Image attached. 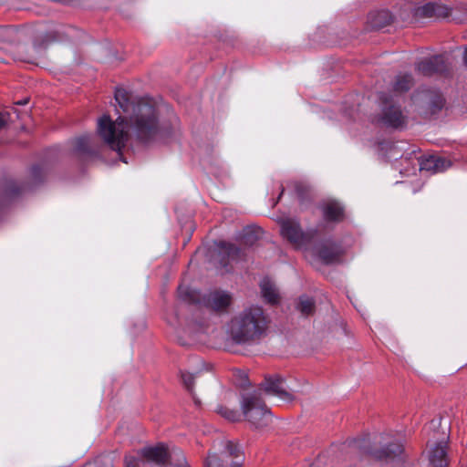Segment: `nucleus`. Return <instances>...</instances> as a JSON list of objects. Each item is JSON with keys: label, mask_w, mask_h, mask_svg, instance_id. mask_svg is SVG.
<instances>
[{"label": "nucleus", "mask_w": 467, "mask_h": 467, "mask_svg": "<svg viewBox=\"0 0 467 467\" xmlns=\"http://www.w3.org/2000/svg\"><path fill=\"white\" fill-rule=\"evenodd\" d=\"M31 173L32 175L34 176L35 179H37L38 176L40 175L41 173V169L39 166H34L32 167V170H31Z\"/></svg>", "instance_id": "obj_33"}, {"label": "nucleus", "mask_w": 467, "mask_h": 467, "mask_svg": "<svg viewBox=\"0 0 467 467\" xmlns=\"http://www.w3.org/2000/svg\"><path fill=\"white\" fill-rule=\"evenodd\" d=\"M369 19L373 27L380 28L389 23L391 16L388 11L381 10L375 14H370Z\"/></svg>", "instance_id": "obj_21"}, {"label": "nucleus", "mask_w": 467, "mask_h": 467, "mask_svg": "<svg viewBox=\"0 0 467 467\" xmlns=\"http://www.w3.org/2000/svg\"><path fill=\"white\" fill-rule=\"evenodd\" d=\"M463 62H464V65L467 67V47L463 53Z\"/></svg>", "instance_id": "obj_35"}, {"label": "nucleus", "mask_w": 467, "mask_h": 467, "mask_svg": "<svg viewBox=\"0 0 467 467\" xmlns=\"http://www.w3.org/2000/svg\"><path fill=\"white\" fill-rule=\"evenodd\" d=\"M408 119V115L401 109L400 106L386 104L382 108L381 114L377 121L386 128L402 130L407 127Z\"/></svg>", "instance_id": "obj_8"}, {"label": "nucleus", "mask_w": 467, "mask_h": 467, "mask_svg": "<svg viewBox=\"0 0 467 467\" xmlns=\"http://www.w3.org/2000/svg\"><path fill=\"white\" fill-rule=\"evenodd\" d=\"M262 296L265 300L272 305L277 304L279 300L278 292L273 284V282L268 278H264L260 283Z\"/></svg>", "instance_id": "obj_18"}, {"label": "nucleus", "mask_w": 467, "mask_h": 467, "mask_svg": "<svg viewBox=\"0 0 467 467\" xmlns=\"http://www.w3.org/2000/svg\"><path fill=\"white\" fill-rule=\"evenodd\" d=\"M125 464L126 467H139L138 460L134 456H126Z\"/></svg>", "instance_id": "obj_30"}, {"label": "nucleus", "mask_w": 467, "mask_h": 467, "mask_svg": "<svg viewBox=\"0 0 467 467\" xmlns=\"http://www.w3.org/2000/svg\"><path fill=\"white\" fill-rule=\"evenodd\" d=\"M232 302L233 296L231 293L223 290L210 291L201 299V303L205 307L216 312L227 311Z\"/></svg>", "instance_id": "obj_10"}, {"label": "nucleus", "mask_w": 467, "mask_h": 467, "mask_svg": "<svg viewBox=\"0 0 467 467\" xmlns=\"http://www.w3.org/2000/svg\"><path fill=\"white\" fill-rule=\"evenodd\" d=\"M115 100L127 114L119 116L113 121L109 115H103L98 119V134L104 142L113 150L120 153L129 140L130 130L135 138L142 142L149 143L163 139L170 131L160 123L159 113L155 103L150 99H138L131 100L130 94L124 88L115 90Z\"/></svg>", "instance_id": "obj_1"}, {"label": "nucleus", "mask_w": 467, "mask_h": 467, "mask_svg": "<svg viewBox=\"0 0 467 467\" xmlns=\"http://www.w3.org/2000/svg\"><path fill=\"white\" fill-rule=\"evenodd\" d=\"M321 211L323 218L328 223H339L345 217V210L340 202L329 200L322 203Z\"/></svg>", "instance_id": "obj_12"}, {"label": "nucleus", "mask_w": 467, "mask_h": 467, "mask_svg": "<svg viewBox=\"0 0 467 467\" xmlns=\"http://www.w3.org/2000/svg\"><path fill=\"white\" fill-rule=\"evenodd\" d=\"M23 190H24L23 187L18 186L16 183L13 182L6 189V194L9 197H14L15 195H16L18 192H20Z\"/></svg>", "instance_id": "obj_29"}, {"label": "nucleus", "mask_w": 467, "mask_h": 467, "mask_svg": "<svg viewBox=\"0 0 467 467\" xmlns=\"http://www.w3.org/2000/svg\"><path fill=\"white\" fill-rule=\"evenodd\" d=\"M178 294L179 296L185 301L195 302L198 299L197 293L195 291L182 285L179 286Z\"/></svg>", "instance_id": "obj_25"}, {"label": "nucleus", "mask_w": 467, "mask_h": 467, "mask_svg": "<svg viewBox=\"0 0 467 467\" xmlns=\"http://www.w3.org/2000/svg\"><path fill=\"white\" fill-rule=\"evenodd\" d=\"M448 69L443 56L438 55L420 61L416 65V70L424 76H432L438 73H443Z\"/></svg>", "instance_id": "obj_11"}, {"label": "nucleus", "mask_w": 467, "mask_h": 467, "mask_svg": "<svg viewBox=\"0 0 467 467\" xmlns=\"http://www.w3.org/2000/svg\"><path fill=\"white\" fill-rule=\"evenodd\" d=\"M243 461L239 446L233 441H226L223 456L209 452L203 462V467H242Z\"/></svg>", "instance_id": "obj_6"}, {"label": "nucleus", "mask_w": 467, "mask_h": 467, "mask_svg": "<svg viewBox=\"0 0 467 467\" xmlns=\"http://www.w3.org/2000/svg\"><path fill=\"white\" fill-rule=\"evenodd\" d=\"M280 228L282 236L296 249L308 245L317 233V231L304 232L299 222L293 218L282 220Z\"/></svg>", "instance_id": "obj_7"}, {"label": "nucleus", "mask_w": 467, "mask_h": 467, "mask_svg": "<svg viewBox=\"0 0 467 467\" xmlns=\"http://www.w3.org/2000/svg\"><path fill=\"white\" fill-rule=\"evenodd\" d=\"M451 8L446 5L431 2L419 7L418 14L427 18H446L451 15Z\"/></svg>", "instance_id": "obj_13"}, {"label": "nucleus", "mask_w": 467, "mask_h": 467, "mask_svg": "<svg viewBox=\"0 0 467 467\" xmlns=\"http://www.w3.org/2000/svg\"><path fill=\"white\" fill-rule=\"evenodd\" d=\"M58 40L57 33V32H49L46 36L45 43L48 44L50 42H54Z\"/></svg>", "instance_id": "obj_31"}, {"label": "nucleus", "mask_w": 467, "mask_h": 467, "mask_svg": "<svg viewBox=\"0 0 467 467\" xmlns=\"http://www.w3.org/2000/svg\"><path fill=\"white\" fill-rule=\"evenodd\" d=\"M242 410L245 419L256 429L266 427L272 421L271 411L256 395L244 397Z\"/></svg>", "instance_id": "obj_4"}, {"label": "nucleus", "mask_w": 467, "mask_h": 467, "mask_svg": "<svg viewBox=\"0 0 467 467\" xmlns=\"http://www.w3.org/2000/svg\"><path fill=\"white\" fill-rule=\"evenodd\" d=\"M283 193H284V189L281 191V193H279L278 198H281Z\"/></svg>", "instance_id": "obj_37"}, {"label": "nucleus", "mask_w": 467, "mask_h": 467, "mask_svg": "<svg viewBox=\"0 0 467 467\" xmlns=\"http://www.w3.org/2000/svg\"><path fill=\"white\" fill-rule=\"evenodd\" d=\"M283 193H284V189L281 191V193H279L278 198H281Z\"/></svg>", "instance_id": "obj_36"}, {"label": "nucleus", "mask_w": 467, "mask_h": 467, "mask_svg": "<svg viewBox=\"0 0 467 467\" xmlns=\"http://www.w3.org/2000/svg\"><path fill=\"white\" fill-rule=\"evenodd\" d=\"M91 137L88 135H84L75 140V151L77 153H88L93 154L91 151Z\"/></svg>", "instance_id": "obj_22"}, {"label": "nucleus", "mask_w": 467, "mask_h": 467, "mask_svg": "<svg viewBox=\"0 0 467 467\" xmlns=\"http://www.w3.org/2000/svg\"><path fill=\"white\" fill-rule=\"evenodd\" d=\"M218 247L232 260L239 258L241 254V250L237 246L227 242H220Z\"/></svg>", "instance_id": "obj_23"}, {"label": "nucleus", "mask_w": 467, "mask_h": 467, "mask_svg": "<svg viewBox=\"0 0 467 467\" xmlns=\"http://www.w3.org/2000/svg\"><path fill=\"white\" fill-rule=\"evenodd\" d=\"M342 254L341 248L335 244H326L318 248V257L325 264L337 263Z\"/></svg>", "instance_id": "obj_17"}, {"label": "nucleus", "mask_w": 467, "mask_h": 467, "mask_svg": "<svg viewBox=\"0 0 467 467\" xmlns=\"http://www.w3.org/2000/svg\"><path fill=\"white\" fill-rule=\"evenodd\" d=\"M15 30L11 27L0 26V41H10Z\"/></svg>", "instance_id": "obj_26"}, {"label": "nucleus", "mask_w": 467, "mask_h": 467, "mask_svg": "<svg viewBox=\"0 0 467 467\" xmlns=\"http://www.w3.org/2000/svg\"><path fill=\"white\" fill-rule=\"evenodd\" d=\"M182 379L183 381L184 386L190 391H192L194 382V376L189 372L182 373Z\"/></svg>", "instance_id": "obj_28"}, {"label": "nucleus", "mask_w": 467, "mask_h": 467, "mask_svg": "<svg viewBox=\"0 0 467 467\" xmlns=\"http://www.w3.org/2000/svg\"><path fill=\"white\" fill-rule=\"evenodd\" d=\"M261 386L266 394L276 396L284 401H292L295 399L292 390L279 375L266 377Z\"/></svg>", "instance_id": "obj_9"}, {"label": "nucleus", "mask_w": 467, "mask_h": 467, "mask_svg": "<svg viewBox=\"0 0 467 467\" xmlns=\"http://www.w3.org/2000/svg\"><path fill=\"white\" fill-rule=\"evenodd\" d=\"M140 455L149 462H152L158 465L165 464L169 457L171 456L164 444L143 448L140 451Z\"/></svg>", "instance_id": "obj_14"}, {"label": "nucleus", "mask_w": 467, "mask_h": 467, "mask_svg": "<svg viewBox=\"0 0 467 467\" xmlns=\"http://www.w3.org/2000/svg\"><path fill=\"white\" fill-rule=\"evenodd\" d=\"M216 411L222 417L225 418L226 420H228L230 421H236L240 418V414L238 413V411L230 410L223 406H219L217 408Z\"/></svg>", "instance_id": "obj_24"}, {"label": "nucleus", "mask_w": 467, "mask_h": 467, "mask_svg": "<svg viewBox=\"0 0 467 467\" xmlns=\"http://www.w3.org/2000/svg\"><path fill=\"white\" fill-rule=\"evenodd\" d=\"M412 103L420 113L432 115L444 107L445 99L436 88H421L413 93Z\"/></svg>", "instance_id": "obj_5"}, {"label": "nucleus", "mask_w": 467, "mask_h": 467, "mask_svg": "<svg viewBox=\"0 0 467 467\" xmlns=\"http://www.w3.org/2000/svg\"><path fill=\"white\" fill-rule=\"evenodd\" d=\"M295 189H296L298 198L301 200H304L308 195V192H309L308 187L304 185L301 182H296Z\"/></svg>", "instance_id": "obj_27"}, {"label": "nucleus", "mask_w": 467, "mask_h": 467, "mask_svg": "<svg viewBox=\"0 0 467 467\" xmlns=\"http://www.w3.org/2000/svg\"><path fill=\"white\" fill-rule=\"evenodd\" d=\"M5 124V119L4 116L0 113V129L2 127H4Z\"/></svg>", "instance_id": "obj_34"}, {"label": "nucleus", "mask_w": 467, "mask_h": 467, "mask_svg": "<svg viewBox=\"0 0 467 467\" xmlns=\"http://www.w3.org/2000/svg\"><path fill=\"white\" fill-rule=\"evenodd\" d=\"M380 439L385 441V444L380 450L373 449L370 446L368 437L353 439L348 442V446L379 461L393 460L403 452L404 448L400 441L389 442L383 436Z\"/></svg>", "instance_id": "obj_3"}, {"label": "nucleus", "mask_w": 467, "mask_h": 467, "mask_svg": "<svg viewBox=\"0 0 467 467\" xmlns=\"http://www.w3.org/2000/svg\"><path fill=\"white\" fill-rule=\"evenodd\" d=\"M268 317L263 308L251 306L235 315L229 322L227 335L237 345H250L260 340L268 328Z\"/></svg>", "instance_id": "obj_2"}, {"label": "nucleus", "mask_w": 467, "mask_h": 467, "mask_svg": "<svg viewBox=\"0 0 467 467\" xmlns=\"http://www.w3.org/2000/svg\"><path fill=\"white\" fill-rule=\"evenodd\" d=\"M413 85V78L410 74H400L393 83V91L397 94L407 92Z\"/></svg>", "instance_id": "obj_19"}, {"label": "nucleus", "mask_w": 467, "mask_h": 467, "mask_svg": "<svg viewBox=\"0 0 467 467\" xmlns=\"http://www.w3.org/2000/svg\"><path fill=\"white\" fill-rule=\"evenodd\" d=\"M429 460L432 467H448L447 442L440 441L436 443L431 449Z\"/></svg>", "instance_id": "obj_15"}, {"label": "nucleus", "mask_w": 467, "mask_h": 467, "mask_svg": "<svg viewBox=\"0 0 467 467\" xmlns=\"http://www.w3.org/2000/svg\"><path fill=\"white\" fill-rule=\"evenodd\" d=\"M451 165L450 161L437 156H428L423 158L420 162L421 171L431 172L443 171Z\"/></svg>", "instance_id": "obj_16"}, {"label": "nucleus", "mask_w": 467, "mask_h": 467, "mask_svg": "<svg viewBox=\"0 0 467 467\" xmlns=\"http://www.w3.org/2000/svg\"><path fill=\"white\" fill-rule=\"evenodd\" d=\"M283 193H284V189L281 191V193H279L278 198H281Z\"/></svg>", "instance_id": "obj_38"}, {"label": "nucleus", "mask_w": 467, "mask_h": 467, "mask_svg": "<svg viewBox=\"0 0 467 467\" xmlns=\"http://www.w3.org/2000/svg\"><path fill=\"white\" fill-rule=\"evenodd\" d=\"M172 453L178 456V461H180L182 463H185L184 465H181L180 467H189L186 463L184 454L180 450H174Z\"/></svg>", "instance_id": "obj_32"}, {"label": "nucleus", "mask_w": 467, "mask_h": 467, "mask_svg": "<svg viewBox=\"0 0 467 467\" xmlns=\"http://www.w3.org/2000/svg\"><path fill=\"white\" fill-rule=\"evenodd\" d=\"M296 309L303 316H310L315 311V301L307 296H301L298 299Z\"/></svg>", "instance_id": "obj_20"}]
</instances>
